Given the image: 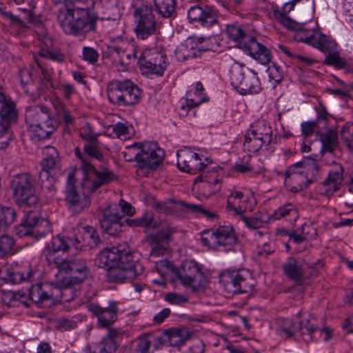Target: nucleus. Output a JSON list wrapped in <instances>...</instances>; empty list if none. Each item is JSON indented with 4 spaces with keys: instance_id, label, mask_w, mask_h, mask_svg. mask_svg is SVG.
<instances>
[{
    "instance_id": "1",
    "label": "nucleus",
    "mask_w": 353,
    "mask_h": 353,
    "mask_svg": "<svg viewBox=\"0 0 353 353\" xmlns=\"http://www.w3.org/2000/svg\"><path fill=\"white\" fill-rule=\"evenodd\" d=\"M49 264L54 265L57 270L55 274L57 287L48 283L32 285L30 290V300L39 307H47L51 300L68 301L69 298L65 294L73 285L83 282L90 273L89 268L84 259H60L52 257V254L47 256Z\"/></svg>"
},
{
    "instance_id": "2",
    "label": "nucleus",
    "mask_w": 353,
    "mask_h": 353,
    "mask_svg": "<svg viewBox=\"0 0 353 353\" xmlns=\"http://www.w3.org/2000/svg\"><path fill=\"white\" fill-rule=\"evenodd\" d=\"M74 152L81 161L80 169L83 174L81 186L87 191H95L115 179L114 174L108 169L97 170L90 163L89 157L83 154L79 148H75Z\"/></svg>"
},
{
    "instance_id": "3",
    "label": "nucleus",
    "mask_w": 353,
    "mask_h": 353,
    "mask_svg": "<svg viewBox=\"0 0 353 353\" xmlns=\"http://www.w3.org/2000/svg\"><path fill=\"white\" fill-rule=\"evenodd\" d=\"M74 152L81 161L80 169L83 174L81 186L87 191H95L115 179L114 174L108 169L97 170L90 163L89 157L83 154L79 148H75Z\"/></svg>"
},
{
    "instance_id": "4",
    "label": "nucleus",
    "mask_w": 353,
    "mask_h": 353,
    "mask_svg": "<svg viewBox=\"0 0 353 353\" xmlns=\"http://www.w3.org/2000/svg\"><path fill=\"white\" fill-rule=\"evenodd\" d=\"M108 100L117 105L129 106L138 103L141 90L130 80L112 81L106 89Z\"/></svg>"
},
{
    "instance_id": "5",
    "label": "nucleus",
    "mask_w": 353,
    "mask_h": 353,
    "mask_svg": "<svg viewBox=\"0 0 353 353\" xmlns=\"http://www.w3.org/2000/svg\"><path fill=\"white\" fill-rule=\"evenodd\" d=\"M128 151L134 154L139 169L155 170L161 163L164 152L154 141L137 143L129 147Z\"/></svg>"
},
{
    "instance_id": "6",
    "label": "nucleus",
    "mask_w": 353,
    "mask_h": 353,
    "mask_svg": "<svg viewBox=\"0 0 353 353\" xmlns=\"http://www.w3.org/2000/svg\"><path fill=\"white\" fill-rule=\"evenodd\" d=\"M230 79L233 88L243 95L256 94L261 90L256 73L239 63L231 65Z\"/></svg>"
},
{
    "instance_id": "7",
    "label": "nucleus",
    "mask_w": 353,
    "mask_h": 353,
    "mask_svg": "<svg viewBox=\"0 0 353 353\" xmlns=\"http://www.w3.org/2000/svg\"><path fill=\"white\" fill-rule=\"evenodd\" d=\"M10 188L13 199L19 207L30 208L38 203V196L30 174L22 173L14 176L10 181Z\"/></svg>"
},
{
    "instance_id": "8",
    "label": "nucleus",
    "mask_w": 353,
    "mask_h": 353,
    "mask_svg": "<svg viewBox=\"0 0 353 353\" xmlns=\"http://www.w3.org/2000/svg\"><path fill=\"white\" fill-rule=\"evenodd\" d=\"M219 282L228 295L250 293L254 288V280L248 274L237 270L221 272Z\"/></svg>"
},
{
    "instance_id": "9",
    "label": "nucleus",
    "mask_w": 353,
    "mask_h": 353,
    "mask_svg": "<svg viewBox=\"0 0 353 353\" xmlns=\"http://www.w3.org/2000/svg\"><path fill=\"white\" fill-rule=\"evenodd\" d=\"M177 166L179 169L191 174L201 172L195 179V183L202 182L204 177L208 176L210 172L209 161L205 158L201 159L199 155L194 152L188 150H181L177 152Z\"/></svg>"
},
{
    "instance_id": "10",
    "label": "nucleus",
    "mask_w": 353,
    "mask_h": 353,
    "mask_svg": "<svg viewBox=\"0 0 353 353\" xmlns=\"http://www.w3.org/2000/svg\"><path fill=\"white\" fill-rule=\"evenodd\" d=\"M75 183V172L70 171L67 176L65 201L70 212L73 214H78L89 208L90 201L86 195L89 192L82 187L85 192L83 194L79 193L77 190ZM93 192L94 191H90V192Z\"/></svg>"
},
{
    "instance_id": "11",
    "label": "nucleus",
    "mask_w": 353,
    "mask_h": 353,
    "mask_svg": "<svg viewBox=\"0 0 353 353\" xmlns=\"http://www.w3.org/2000/svg\"><path fill=\"white\" fill-rule=\"evenodd\" d=\"M138 63L143 74L157 76H162L168 65L165 53L154 48L143 51L139 57Z\"/></svg>"
},
{
    "instance_id": "12",
    "label": "nucleus",
    "mask_w": 353,
    "mask_h": 353,
    "mask_svg": "<svg viewBox=\"0 0 353 353\" xmlns=\"http://www.w3.org/2000/svg\"><path fill=\"white\" fill-rule=\"evenodd\" d=\"M134 28L138 39L145 40L155 34L157 23L152 7L141 5L134 10Z\"/></svg>"
},
{
    "instance_id": "13",
    "label": "nucleus",
    "mask_w": 353,
    "mask_h": 353,
    "mask_svg": "<svg viewBox=\"0 0 353 353\" xmlns=\"http://www.w3.org/2000/svg\"><path fill=\"white\" fill-rule=\"evenodd\" d=\"M294 27L287 28V29L294 31V39L300 42H304L314 48L319 49L322 48V44L326 43L323 48H331L334 43L331 41V37L323 34L318 29L314 28H307L303 23H297Z\"/></svg>"
},
{
    "instance_id": "14",
    "label": "nucleus",
    "mask_w": 353,
    "mask_h": 353,
    "mask_svg": "<svg viewBox=\"0 0 353 353\" xmlns=\"http://www.w3.org/2000/svg\"><path fill=\"white\" fill-rule=\"evenodd\" d=\"M106 277L109 282L123 283L141 274L143 266L138 262L121 260L120 263L106 269Z\"/></svg>"
},
{
    "instance_id": "15",
    "label": "nucleus",
    "mask_w": 353,
    "mask_h": 353,
    "mask_svg": "<svg viewBox=\"0 0 353 353\" xmlns=\"http://www.w3.org/2000/svg\"><path fill=\"white\" fill-rule=\"evenodd\" d=\"M175 275L183 285L187 286L199 285L203 279L200 266L193 260L183 262L181 268L176 270Z\"/></svg>"
},
{
    "instance_id": "16",
    "label": "nucleus",
    "mask_w": 353,
    "mask_h": 353,
    "mask_svg": "<svg viewBox=\"0 0 353 353\" xmlns=\"http://www.w3.org/2000/svg\"><path fill=\"white\" fill-rule=\"evenodd\" d=\"M299 163H294L284 173V183L292 192H299L307 188L310 179L302 170H300Z\"/></svg>"
},
{
    "instance_id": "17",
    "label": "nucleus",
    "mask_w": 353,
    "mask_h": 353,
    "mask_svg": "<svg viewBox=\"0 0 353 353\" xmlns=\"http://www.w3.org/2000/svg\"><path fill=\"white\" fill-rule=\"evenodd\" d=\"M123 216L119 212L117 205H110L104 209L99 219L101 227L110 235H115L121 230V221Z\"/></svg>"
},
{
    "instance_id": "18",
    "label": "nucleus",
    "mask_w": 353,
    "mask_h": 353,
    "mask_svg": "<svg viewBox=\"0 0 353 353\" xmlns=\"http://www.w3.org/2000/svg\"><path fill=\"white\" fill-rule=\"evenodd\" d=\"M88 310L98 319V323L102 327H108L116 321L119 310L115 301H109L108 306L102 307L98 304L90 303L87 305Z\"/></svg>"
},
{
    "instance_id": "19",
    "label": "nucleus",
    "mask_w": 353,
    "mask_h": 353,
    "mask_svg": "<svg viewBox=\"0 0 353 353\" xmlns=\"http://www.w3.org/2000/svg\"><path fill=\"white\" fill-rule=\"evenodd\" d=\"M188 18L190 23L198 22L204 28H210L218 23L216 10L208 7L203 8L199 5L189 8Z\"/></svg>"
},
{
    "instance_id": "20",
    "label": "nucleus",
    "mask_w": 353,
    "mask_h": 353,
    "mask_svg": "<svg viewBox=\"0 0 353 353\" xmlns=\"http://www.w3.org/2000/svg\"><path fill=\"white\" fill-rule=\"evenodd\" d=\"M17 117L15 103L0 91V128L9 130L11 125L17 121Z\"/></svg>"
},
{
    "instance_id": "21",
    "label": "nucleus",
    "mask_w": 353,
    "mask_h": 353,
    "mask_svg": "<svg viewBox=\"0 0 353 353\" xmlns=\"http://www.w3.org/2000/svg\"><path fill=\"white\" fill-rule=\"evenodd\" d=\"M130 254H128L124 250L119 247H112L102 250L98 255V265L100 268L108 269L110 266L116 265L120 263V261H126L131 258Z\"/></svg>"
},
{
    "instance_id": "22",
    "label": "nucleus",
    "mask_w": 353,
    "mask_h": 353,
    "mask_svg": "<svg viewBox=\"0 0 353 353\" xmlns=\"http://www.w3.org/2000/svg\"><path fill=\"white\" fill-rule=\"evenodd\" d=\"M243 50L263 65H266L271 61L270 51L257 42L254 37H250L247 43H243Z\"/></svg>"
},
{
    "instance_id": "23",
    "label": "nucleus",
    "mask_w": 353,
    "mask_h": 353,
    "mask_svg": "<svg viewBox=\"0 0 353 353\" xmlns=\"http://www.w3.org/2000/svg\"><path fill=\"white\" fill-rule=\"evenodd\" d=\"M250 197L245 195L241 191L232 190L228 198L226 209L229 212H233L234 214L241 216L247 210H252L248 206Z\"/></svg>"
},
{
    "instance_id": "24",
    "label": "nucleus",
    "mask_w": 353,
    "mask_h": 353,
    "mask_svg": "<svg viewBox=\"0 0 353 353\" xmlns=\"http://www.w3.org/2000/svg\"><path fill=\"white\" fill-rule=\"evenodd\" d=\"M72 247H74L76 250H81L82 245L79 238L76 236L64 237L59 235L56 236L52 239L50 243L48 245V249L49 251L46 257L50 254H52V257H55L54 256L55 252L60 251L65 252L71 250Z\"/></svg>"
},
{
    "instance_id": "25",
    "label": "nucleus",
    "mask_w": 353,
    "mask_h": 353,
    "mask_svg": "<svg viewBox=\"0 0 353 353\" xmlns=\"http://www.w3.org/2000/svg\"><path fill=\"white\" fill-rule=\"evenodd\" d=\"M152 206L157 212L165 214H175L179 210H196L199 208L197 205L190 204L183 201H176L174 199H169L164 202L155 201Z\"/></svg>"
},
{
    "instance_id": "26",
    "label": "nucleus",
    "mask_w": 353,
    "mask_h": 353,
    "mask_svg": "<svg viewBox=\"0 0 353 353\" xmlns=\"http://www.w3.org/2000/svg\"><path fill=\"white\" fill-rule=\"evenodd\" d=\"M123 46V44L113 46L109 48V52L112 56L118 57V63L122 66V69H125L137 59L139 61V57L137 49L134 45H129L128 48Z\"/></svg>"
},
{
    "instance_id": "27",
    "label": "nucleus",
    "mask_w": 353,
    "mask_h": 353,
    "mask_svg": "<svg viewBox=\"0 0 353 353\" xmlns=\"http://www.w3.org/2000/svg\"><path fill=\"white\" fill-rule=\"evenodd\" d=\"M343 180V168L340 164H335L330 171L327 179L323 182V194L327 196H332L339 190Z\"/></svg>"
},
{
    "instance_id": "28",
    "label": "nucleus",
    "mask_w": 353,
    "mask_h": 353,
    "mask_svg": "<svg viewBox=\"0 0 353 353\" xmlns=\"http://www.w3.org/2000/svg\"><path fill=\"white\" fill-rule=\"evenodd\" d=\"M201 50L197 41L193 38H188L184 42L179 45L174 55L178 61L183 62L200 56Z\"/></svg>"
},
{
    "instance_id": "29",
    "label": "nucleus",
    "mask_w": 353,
    "mask_h": 353,
    "mask_svg": "<svg viewBox=\"0 0 353 353\" xmlns=\"http://www.w3.org/2000/svg\"><path fill=\"white\" fill-rule=\"evenodd\" d=\"M307 267L303 259L289 257L283 265V272L288 278L298 283L304 277Z\"/></svg>"
},
{
    "instance_id": "30",
    "label": "nucleus",
    "mask_w": 353,
    "mask_h": 353,
    "mask_svg": "<svg viewBox=\"0 0 353 353\" xmlns=\"http://www.w3.org/2000/svg\"><path fill=\"white\" fill-rule=\"evenodd\" d=\"M54 119L44 106H31L26 111V123L28 128L37 129L39 123L49 122Z\"/></svg>"
},
{
    "instance_id": "31",
    "label": "nucleus",
    "mask_w": 353,
    "mask_h": 353,
    "mask_svg": "<svg viewBox=\"0 0 353 353\" xmlns=\"http://www.w3.org/2000/svg\"><path fill=\"white\" fill-rule=\"evenodd\" d=\"M57 123L55 119L50 120L49 122L39 123L37 129L28 128V133L30 139L37 143L49 139L57 128Z\"/></svg>"
},
{
    "instance_id": "32",
    "label": "nucleus",
    "mask_w": 353,
    "mask_h": 353,
    "mask_svg": "<svg viewBox=\"0 0 353 353\" xmlns=\"http://www.w3.org/2000/svg\"><path fill=\"white\" fill-rule=\"evenodd\" d=\"M88 8L91 12L96 15V19L100 18L102 20L116 21L121 16L119 8V0H102L101 2V13L99 15L90 8Z\"/></svg>"
},
{
    "instance_id": "33",
    "label": "nucleus",
    "mask_w": 353,
    "mask_h": 353,
    "mask_svg": "<svg viewBox=\"0 0 353 353\" xmlns=\"http://www.w3.org/2000/svg\"><path fill=\"white\" fill-rule=\"evenodd\" d=\"M175 228L167 225L165 228L161 230L155 236L153 237V242L156 245L152 248L150 256L154 257H158L163 255L167 251V247L164 245V243H167L170 240L171 235L174 232Z\"/></svg>"
},
{
    "instance_id": "34",
    "label": "nucleus",
    "mask_w": 353,
    "mask_h": 353,
    "mask_svg": "<svg viewBox=\"0 0 353 353\" xmlns=\"http://www.w3.org/2000/svg\"><path fill=\"white\" fill-rule=\"evenodd\" d=\"M297 3L298 2L295 1V0H291L285 3L281 8L278 6H272L273 11L272 17L286 28L296 26V21L290 18L288 14L294 9Z\"/></svg>"
},
{
    "instance_id": "35",
    "label": "nucleus",
    "mask_w": 353,
    "mask_h": 353,
    "mask_svg": "<svg viewBox=\"0 0 353 353\" xmlns=\"http://www.w3.org/2000/svg\"><path fill=\"white\" fill-rule=\"evenodd\" d=\"M215 230L216 247H223L230 250L236 244V237L231 225L220 226Z\"/></svg>"
},
{
    "instance_id": "36",
    "label": "nucleus",
    "mask_w": 353,
    "mask_h": 353,
    "mask_svg": "<svg viewBox=\"0 0 353 353\" xmlns=\"http://www.w3.org/2000/svg\"><path fill=\"white\" fill-rule=\"evenodd\" d=\"M317 327L316 320L312 314H309L301 320L297 319V332L300 333L303 340L306 343L312 341L313 334Z\"/></svg>"
},
{
    "instance_id": "37",
    "label": "nucleus",
    "mask_w": 353,
    "mask_h": 353,
    "mask_svg": "<svg viewBox=\"0 0 353 353\" xmlns=\"http://www.w3.org/2000/svg\"><path fill=\"white\" fill-rule=\"evenodd\" d=\"M301 312H298L294 319H279L278 320L277 333L285 338H290L297 332V319L301 318Z\"/></svg>"
},
{
    "instance_id": "38",
    "label": "nucleus",
    "mask_w": 353,
    "mask_h": 353,
    "mask_svg": "<svg viewBox=\"0 0 353 353\" xmlns=\"http://www.w3.org/2000/svg\"><path fill=\"white\" fill-rule=\"evenodd\" d=\"M272 221L285 219L290 222H294L299 218L297 208L292 203H286L276 209L271 215Z\"/></svg>"
},
{
    "instance_id": "39",
    "label": "nucleus",
    "mask_w": 353,
    "mask_h": 353,
    "mask_svg": "<svg viewBox=\"0 0 353 353\" xmlns=\"http://www.w3.org/2000/svg\"><path fill=\"white\" fill-rule=\"evenodd\" d=\"M260 138L268 145L272 141V130L269 123L265 120H258L251 125L249 131Z\"/></svg>"
},
{
    "instance_id": "40",
    "label": "nucleus",
    "mask_w": 353,
    "mask_h": 353,
    "mask_svg": "<svg viewBox=\"0 0 353 353\" xmlns=\"http://www.w3.org/2000/svg\"><path fill=\"white\" fill-rule=\"evenodd\" d=\"M331 41L334 45L330 49L323 48L324 46H327L326 43H323L322 44L323 47L319 48V50L324 53H327V55L326 56L324 61L325 63L339 68H343L345 64V61L339 56V54L336 50L337 43L336 41L332 37Z\"/></svg>"
},
{
    "instance_id": "41",
    "label": "nucleus",
    "mask_w": 353,
    "mask_h": 353,
    "mask_svg": "<svg viewBox=\"0 0 353 353\" xmlns=\"http://www.w3.org/2000/svg\"><path fill=\"white\" fill-rule=\"evenodd\" d=\"M203 86L201 83L197 82L195 84L194 89L188 91L187 94V107L188 111H190L192 108L198 106L201 103L208 101V99L203 95Z\"/></svg>"
},
{
    "instance_id": "42",
    "label": "nucleus",
    "mask_w": 353,
    "mask_h": 353,
    "mask_svg": "<svg viewBox=\"0 0 353 353\" xmlns=\"http://www.w3.org/2000/svg\"><path fill=\"white\" fill-rule=\"evenodd\" d=\"M228 37L235 43V46L243 49L244 43H247L250 37H246L244 30L238 26L228 25L226 28Z\"/></svg>"
},
{
    "instance_id": "43",
    "label": "nucleus",
    "mask_w": 353,
    "mask_h": 353,
    "mask_svg": "<svg viewBox=\"0 0 353 353\" xmlns=\"http://www.w3.org/2000/svg\"><path fill=\"white\" fill-rule=\"evenodd\" d=\"M155 10L163 18L172 17L176 10V0H154Z\"/></svg>"
},
{
    "instance_id": "44",
    "label": "nucleus",
    "mask_w": 353,
    "mask_h": 353,
    "mask_svg": "<svg viewBox=\"0 0 353 353\" xmlns=\"http://www.w3.org/2000/svg\"><path fill=\"white\" fill-rule=\"evenodd\" d=\"M81 238L83 241V243H81L82 247L87 245L90 248H94L100 243V239L96 230L91 226L83 227L81 230ZM80 242L81 241H80Z\"/></svg>"
},
{
    "instance_id": "45",
    "label": "nucleus",
    "mask_w": 353,
    "mask_h": 353,
    "mask_svg": "<svg viewBox=\"0 0 353 353\" xmlns=\"http://www.w3.org/2000/svg\"><path fill=\"white\" fill-rule=\"evenodd\" d=\"M44 158L41 163V167L53 170L59 162V154L52 146H47L43 151Z\"/></svg>"
},
{
    "instance_id": "46",
    "label": "nucleus",
    "mask_w": 353,
    "mask_h": 353,
    "mask_svg": "<svg viewBox=\"0 0 353 353\" xmlns=\"http://www.w3.org/2000/svg\"><path fill=\"white\" fill-rule=\"evenodd\" d=\"M299 163L300 170L308 176V179H310V183H312L314 180L319 172V166L317 162L313 159H306L302 161L297 162Z\"/></svg>"
},
{
    "instance_id": "47",
    "label": "nucleus",
    "mask_w": 353,
    "mask_h": 353,
    "mask_svg": "<svg viewBox=\"0 0 353 353\" xmlns=\"http://www.w3.org/2000/svg\"><path fill=\"white\" fill-rule=\"evenodd\" d=\"M321 141L322 144L321 151L333 152L338 144L336 132L334 130L327 131L321 136Z\"/></svg>"
},
{
    "instance_id": "48",
    "label": "nucleus",
    "mask_w": 353,
    "mask_h": 353,
    "mask_svg": "<svg viewBox=\"0 0 353 353\" xmlns=\"http://www.w3.org/2000/svg\"><path fill=\"white\" fill-rule=\"evenodd\" d=\"M16 219V212L10 207L0 205V233L7 226L12 224Z\"/></svg>"
},
{
    "instance_id": "49",
    "label": "nucleus",
    "mask_w": 353,
    "mask_h": 353,
    "mask_svg": "<svg viewBox=\"0 0 353 353\" xmlns=\"http://www.w3.org/2000/svg\"><path fill=\"white\" fill-rule=\"evenodd\" d=\"M263 145H266L260 138L252 134L250 132L245 135L243 148L250 152L255 153L258 152Z\"/></svg>"
},
{
    "instance_id": "50",
    "label": "nucleus",
    "mask_w": 353,
    "mask_h": 353,
    "mask_svg": "<svg viewBox=\"0 0 353 353\" xmlns=\"http://www.w3.org/2000/svg\"><path fill=\"white\" fill-rule=\"evenodd\" d=\"M52 171V170L45 169V168L41 167L38 179V183L41 188L48 190L50 192L54 190L55 179L51 173Z\"/></svg>"
},
{
    "instance_id": "51",
    "label": "nucleus",
    "mask_w": 353,
    "mask_h": 353,
    "mask_svg": "<svg viewBox=\"0 0 353 353\" xmlns=\"http://www.w3.org/2000/svg\"><path fill=\"white\" fill-rule=\"evenodd\" d=\"M154 215L150 212H146L142 216L134 219H126L125 223L130 227L149 228L152 226Z\"/></svg>"
},
{
    "instance_id": "52",
    "label": "nucleus",
    "mask_w": 353,
    "mask_h": 353,
    "mask_svg": "<svg viewBox=\"0 0 353 353\" xmlns=\"http://www.w3.org/2000/svg\"><path fill=\"white\" fill-rule=\"evenodd\" d=\"M15 252L14 240L9 235H3L0 237V258Z\"/></svg>"
},
{
    "instance_id": "53",
    "label": "nucleus",
    "mask_w": 353,
    "mask_h": 353,
    "mask_svg": "<svg viewBox=\"0 0 353 353\" xmlns=\"http://www.w3.org/2000/svg\"><path fill=\"white\" fill-rule=\"evenodd\" d=\"M35 272L31 270H26L24 272H13L9 275L8 279L14 283H20L23 281L32 282Z\"/></svg>"
},
{
    "instance_id": "54",
    "label": "nucleus",
    "mask_w": 353,
    "mask_h": 353,
    "mask_svg": "<svg viewBox=\"0 0 353 353\" xmlns=\"http://www.w3.org/2000/svg\"><path fill=\"white\" fill-rule=\"evenodd\" d=\"M157 272L162 276L166 277L170 273H176V268L172 263L168 260H161L155 263Z\"/></svg>"
},
{
    "instance_id": "55",
    "label": "nucleus",
    "mask_w": 353,
    "mask_h": 353,
    "mask_svg": "<svg viewBox=\"0 0 353 353\" xmlns=\"http://www.w3.org/2000/svg\"><path fill=\"white\" fill-rule=\"evenodd\" d=\"M341 135L345 145L353 150V123H346L341 129Z\"/></svg>"
},
{
    "instance_id": "56",
    "label": "nucleus",
    "mask_w": 353,
    "mask_h": 353,
    "mask_svg": "<svg viewBox=\"0 0 353 353\" xmlns=\"http://www.w3.org/2000/svg\"><path fill=\"white\" fill-rule=\"evenodd\" d=\"M201 241L204 246L216 248L215 230H208L203 231L201 234Z\"/></svg>"
},
{
    "instance_id": "57",
    "label": "nucleus",
    "mask_w": 353,
    "mask_h": 353,
    "mask_svg": "<svg viewBox=\"0 0 353 353\" xmlns=\"http://www.w3.org/2000/svg\"><path fill=\"white\" fill-rule=\"evenodd\" d=\"M117 343L116 341L110 337L104 336L101 343L99 345V350L100 353H114L117 348Z\"/></svg>"
},
{
    "instance_id": "58",
    "label": "nucleus",
    "mask_w": 353,
    "mask_h": 353,
    "mask_svg": "<svg viewBox=\"0 0 353 353\" xmlns=\"http://www.w3.org/2000/svg\"><path fill=\"white\" fill-rule=\"evenodd\" d=\"M39 54L41 57L49 59L58 63H61L65 60L64 55L60 52L52 51L48 49H41L39 52Z\"/></svg>"
},
{
    "instance_id": "59",
    "label": "nucleus",
    "mask_w": 353,
    "mask_h": 353,
    "mask_svg": "<svg viewBox=\"0 0 353 353\" xmlns=\"http://www.w3.org/2000/svg\"><path fill=\"white\" fill-rule=\"evenodd\" d=\"M83 319L81 316H75L72 319H62L59 321V327L64 330H70L77 327L78 323Z\"/></svg>"
},
{
    "instance_id": "60",
    "label": "nucleus",
    "mask_w": 353,
    "mask_h": 353,
    "mask_svg": "<svg viewBox=\"0 0 353 353\" xmlns=\"http://www.w3.org/2000/svg\"><path fill=\"white\" fill-rule=\"evenodd\" d=\"M39 219L37 217V216L32 212L29 211L24 215V217L22 219L21 225L27 229H30L36 226L39 223ZM27 230L26 232H28Z\"/></svg>"
},
{
    "instance_id": "61",
    "label": "nucleus",
    "mask_w": 353,
    "mask_h": 353,
    "mask_svg": "<svg viewBox=\"0 0 353 353\" xmlns=\"http://www.w3.org/2000/svg\"><path fill=\"white\" fill-rule=\"evenodd\" d=\"M222 169L220 167H210V172H208V176L204 177L203 181H207L209 183H213L214 185L218 184L220 182L219 175L220 172H222Z\"/></svg>"
},
{
    "instance_id": "62",
    "label": "nucleus",
    "mask_w": 353,
    "mask_h": 353,
    "mask_svg": "<svg viewBox=\"0 0 353 353\" xmlns=\"http://www.w3.org/2000/svg\"><path fill=\"white\" fill-rule=\"evenodd\" d=\"M338 82H339L342 85V88H336L329 90V92L332 94L340 97L341 98H347L350 97V91L352 88V85L350 84L345 83L343 81L338 79Z\"/></svg>"
},
{
    "instance_id": "63",
    "label": "nucleus",
    "mask_w": 353,
    "mask_h": 353,
    "mask_svg": "<svg viewBox=\"0 0 353 353\" xmlns=\"http://www.w3.org/2000/svg\"><path fill=\"white\" fill-rule=\"evenodd\" d=\"M268 72L270 79L274 81L276 83L280 82L283 77L282 70L275 63H272L268 67Z\"/></svg>"
},
{
    "instance_id": "64",
    "label": "nucleus",
    "mask_w": 353,
    "mask_h": 353,
    "mask_svg": "<svg viewBox=\"0 0 353 353\" xmlns=\"http://www.w3.org/2000/svg\"><path fill=\"white\" fill-rule=\"evenodd\" d=\"M83 57L90 63H94L99 59V53L92 48L84 47L83 48Z\"/></svg>"
}]
</instances>
